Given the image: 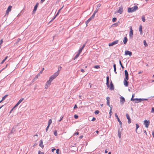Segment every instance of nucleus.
<instances>
[{"instance_id":"obj_60","label":"nucleus","mask_w":154,"mask_h":154,"mask_svg":"<svg viewBox=\"0 0 154 154\" xmlns=\"http://www.w3.org/2000/svg\"><path fill=\"white\" fill-rule=\"evenodd\" d=\"M116 117L117 118V119H118V118H119L118 117V116L117 115L116 113H115V114Z\"/></svg>"},{"instance_id":"obj_8","label":"nucleus","mask_w":154,"mask_h":154,"mask_svg":"<svg viewBox=\"0 0 154 154\" xmlns=\"http://www.w3.org/2000/svg\"><path fill=\"white\" fill-rule=\"evenodd\" d=\"M120 98L121 103L122 104H123L125 102V100L124 98L122 96H121Z\"/></svg>"},{"instance_id":"obj_64","label":"nucleus","mask_w":154,"mask_h":154,"mask_svg":"<svg viewBox=\"0 0 154 154\" xmlns=\"http://www.w3.org/2000/svg\"><path fill=\"white\" fill-rule=\"evenodd\" d=\"M63 118V117H61L60 118V120H59V122H60L62 119Z\"/></svg>"},{"instance_id":"obj_15","label":"nucleus","mask_w":154,"mask_h":154,"mask_svg":"<svg viewBox=\"0 0 154 154\" xmlns=\"http://www.w3.org/2000/svg\"><path fill=\"white\" fill-rule=\"evenodd\" d=\"M139 31L140 32V34L142 35L143 34L142 32V26L140 25L139 26Z\"/></svg>"},{"instance_id":"obj_35","label":"nucleus","mask_w":154,"mask_h":154,"mask_svg":"<svg viewBox=\"0 0 154 154\" xmlns=\"http://www.w3.org/2000/svg\"><path fill=\"white\" fill-rule=\"evenodd\" d=\"M116 17L113 18L112 19V22H114L116 21Z\"/></svg>"},{"instance_id":"obj_62","label":"nucleus","mask_w":154,"mask_h":154,"mask_svg":"<svg viewBox=\"0 0 154 154\" xmlns=\"http://www.w3.org/2000/svg\"><path fill=\"white\" fill-rule=\"evenodd\" d=\"M79 133L78 132H76L74 134V135H78L79 134Z\"/></svg>"},{"instance_id":"obj_33","label":"nucleus","mask_w":154,"mask_h":154,"mask_svg":"<svg viewBox=\"0 0 154 154\" xmlns=\"http://www.w3.org/2000/svg\"><path fill=\"white\" fill-rule=\"evenodd\" d=\"M54 134L55 136H57V131L56 130H55L54 132Z\"/></svg>"},{"instance_id":"obj_14","label":"nucleus","mask_w":154,"mask_h":154,"mask_svg":"<svg viewBox=\"0 0 154 154\" xmlns=\"http://www.w3.org/2000/svg\"><path fill=\"white\" fill-rule=\"evenodd\" d=\"M109 89L111 90H112L114 89V87L112 82H111L110 83V87L109 88Z\"/></svg>"},{"instance_id":"obj_51","label":"nucleus","mask_w":154,"mask_h":154,"mask_svg":"<svg viewBox=\"0 0 154 154\" xmlns=\"http://www.w3.org/2000/svg\"><path fill=\"white\" fill-rule=\"evenodd\" d=\"M15 130L14 129V128H13L12 129V130L11 131V133H13L14 131H15Z\"/></svg>"},{"instance_id":"obj_56","label":"nucleus","mask_w":154,"mask_h":154,"mask_svg":"<svg viewBox=\"0 0 154 154\" xmlns=\"http://www.w3.org/2000/svg\"><path fill=\"white\" fill-rule=\"evenodd\" d=\"M49 126H50L48 125L47 126V127L46 128V132L48 131V128H49Z\"/></svg>"},{"instance_id":"obj_28","label":"nucleus","mask_w":154,"mask_h":154,"mask_svg":"<svg viewBox=\"0 0 154 154\" xmlns=\"http://www.w3.org/2000/svg\"><path fill=\"white\" fill-rule=\"evenodd\" d=\"M143 43L144 45H145V47H147L148 45L147 44L146 42V40H144L143 41Z\"/></svg>"},{"instance_id":"obj_55","label":"nucleus","mask_w":154,"mask_h":154,"mask_svg":"<svg viewBox=\"0 0 154 154\" xmlns=\"http://www.w3.org/2000/svg\"><path fill=\"white\" fill-rule=\"evenodd\" d=\"M95 120H96L95 118L94 117H93V119H92L91 121H95Z\"/></svg>"},{"instance_id":"obj_47","label":"nucleus","mask_w":154,"mask_h":154,"mask_svg":"<svg viewBox=\"0 0 154 154\" xmlns=\"http://www.w3.org/2000/svg\"><path fill=\"white\" fill-rule=\"evenodd\" d=\"M141 102L142 101H143V100H148V99H141Z\"/></svg>"},{"instance_id":"obj_57","label":"nucleus","mask_w":154,"mask_h":154,"mask_svg":"<svg viewBox=\"0 0 154 154\" xmlns=\"http://www.w3.org/2000/svg\"><path fill=\"white\" fill-rule=\"evenodd\" d=\"M112 110H110V112H109V114L110 116L111 115V114H112Z\"/></svg>"},{"instance_id":"obj_25","label":"nucleus","mask_w":154,"mask_h":154,"mask_svg":"<svg viewBox=\"0 0 154 154\" xmlns=\"http://www.w3.org/2000/svg\"><path fill=\"white\" fill-rule=\"evenodd\" d=\"M142 21L143 22H145V17L143 15L142 16Z\"/></svg>"},{"instance_id":"obj_37","label":"nucleus","mask_w":154,"mask_h":154,"mask_svg":"<svg viewBox=\"0 0 154 154\" xmlns=\"http://www.w3.org/2000/svg\"><path fill=\"white\" fill-rule=\"evenodd\" d=\"M99 112V111L98 110H96L95 112H94V113L96 115H97V114H98Z\"/></svg>"},{"instance_id":"obj_27","label":"nucleus","mask_w":154,"mask_h":154,"mask_svg":"<svg viewBox=\"0 0 154 154\" xmlns=\"http://www.w3.org/2000/svg\"><path fill=\"white\" fill-rule=\"evenodd\" d=\"M119 24H120L119 22H117V23H115L113 25L114 26H117L118 25H119Z\"/></svg>"},{"instance_id":"obj_5","label":"nucleus","mask_w":154,"mask_h":154,"mask_svg":"<svg viewBox=\"0 0 154 154\" xmlns=\"http://www.w3.org/2000/svg\"><path fill=\"white\" fill-rule=\"evenodd\" d=\"M12 8V6L11 5L9 6L7 8L6 12V15H8L9 13L11 11Z\"/></svg>"},{"instance_id":"obj_10","label":"nucleus","mask_w":154,"mask_h":154,"mask_svg":"<svg viewBox=\"0 0 154 154\" xmlns=\"http://www.w3.org/2000/svg\"><path fill=\"white\" fill-rule=\"evenodd\" d=\"M38 4L37 3L36 4V5L34 6V9H33V11H32V14H34L35 13L36 11L37 7H38Z\"/></svg>"},{"instance_id":"obj_63","label":"nucleus","mask_w":154,"mask_h":154,"mask_svg":"<svg viewBox=\"0 0 154 154\" xmlns=\"http://www.w3.org/2000/svg\"><path fill=\"white\" fill-rule=\"evenodd\" d=\"M81 71L82 72H85V70L83 69H81Z\"/></svg>"},{"instance_id":"obj_23","label":"nucleus","mask_w":154,"mask_h":154,"mask_svg":"<svg viewBox=\"0 0 154 154\" xmlns=\"http://www.w3.org/2000/svg\"><path fill=\"white\" fill-rule=\"evenodd\" d=\"M113 67L114 69V71L116 74H117V72H116V65L115 64H114L113 65Z\"/></svg>"},{"instance_id":"obj_49","label":"nucleus","mask_w":154,"mask_h":154,"mask_svg":"<svg viewBox=\"0 0 154 154\" xmlns=\"http://www.w3.org/2000/svg\"><path fill=\"white\" fill-rule=\"evenodd\" d=\"M106 99L107 101H109L110 98L108 97H107L106 98Z\"/></svg>"},{"instance_id":"obj_48","label":"nucleus","mask_w":154,"mask_h":154,"mask_svg":"<svg viewBox=\"0 0 154 154\" xmlns=\"http://www.w3.org/2000/svg\"><path fill=\"white\" fill-rule=\"evenodd\" d=\"M74 117L75 119H77L78 118V116L77 115H75L74 116Z\"/></svg>"},{"instance_id":"obj_19","label":"nucleus","mask_w":154,"mask_h":154,"mask_svg":"<svg viewBox=\"0 0 154 154\" xmlns=\"http://www.w3.org/2000/svg\"><path fill=\"white\" fill-rule=\"evenodd\" d=\"M127 80H124V84L125 86L127 87L128 85V82L127 81Z\"/></svg>"},{"instance_id":"obj_46","label":"nucleus","mask_w":154,"mask_h":154,"mask_svg":"<svg viewBox=\"0 0 154 154\" xmlns=\"http://www.w3.org/2000/svg\"><path fill=\"white\" fill-rule=\"evenodd\" d=\"M82 49L81 48H80L78 52L80 54L81 53V52L82 51Z\"/></svg>"},{"instance_id":"obj_34","label":"nucleus","mask_w":154,"mask_h":154,"mask_svg":"<svg viewBox=\"0 0 154 154\" xmlns=\"http://www.w3.org/2000/svg\"><path fill=\"white\" fill-rule=\"evenodd\" d=\"M94 68L96 69H99L100 68V66L99 65H96L94 66Z\"/></svg>"},{"instance_id":"obj_40","label":"nucleus","mask_w":154,"mask_h":154,"mask_svg":"<svg viewBox=\"0 0 154 154\" xmlns=\"http://www.w3.org/2000/svg\"><path fill=\"white\" fill-rule=\"evenodd\" d=\"M119 64H120V65L121 66V67L122 69H123L124 68V67L122 65V63L121 62L120 60H119Z\"/></svg>"},{"instance_id":"obj_30","label":"nucleus","mask_w":154,"mask_h":154,"mask_svg":"<svg viewBox=\"0 0 154 154\" xmlns=\"http://www.w3.org/2000/svg\"><path fill=\"white\" fill-rule=\"evenodd\" d=\"M136 131L137 133V129L139 127V125L137 124H136Z\"/></svg>"},{"instance_id":"obj_20","label":"nucleus","mask_w":154,"mask_h":154,"mask_svg":"<svg viewBox=\"0 0 154 154\" xmlns=\"http://www.w3.org/2000/svg\"><path fill=\"white\" fill-rule=\"evenodd\" d=\"M117 120L118 121V122H119V125H120L121 128H122V122L120 120L119 118H118Z\"/></svg>"},{"instance_id":"obj_29","label":"nucleus","mask_w":154,"mask_h":154,"mask_svg":"<svg viewBox=\"0 0 154 154\" xmlns=\"http://www.w3.org/2000/svg\"><path fill=\"white\" fill-rule=\"evenodd\" d=\"M8 58V56L6 57L2 61V62L1 63V64H2Z\"/></svg>"},{"instance_id":"obj_7","label":"nucleus","mask_w":154,"mask_h":154,"mask_svg":"<svg viewBox=\"0 0 154 154\" xmlns=\"http://www.w3.org/2000/svg\"><path fill=\"white\" fill-rule=\"evenodd\" d=\"M125 55H129L130 57L132 55V52L129 51H126L125 52Z\"/></svg>"},{"instance_id":"obj_58","label":"nucleus","mask_w":154,"mask_h":154,"mask_svg":"<svg viewBox=\"0 0 154 154\" xmlns=\"http://www.w3.org/2000/svg\"><path fill=\"white\" fill-rule=\"evenodd\" d=\"M110 108V110H112V105H109V106Z\"/></svg>"},{"instance_id":"obj_16","label":"nucleus","mask_w":154,"mask_h":154,"mask_svg":"<svg viewBox=\"0 0 154 154\" xmlns=\"http://www.w3.org/2000/svg\"><path fill=\"white\" fill-rule=\"evenodd\" d=\"M39 146L42 148H43L44 147V146L43 144L42 140H40V143L39 144Z\"/></svg>"},{"instance_id":"obj_59","label":"nucleus","mask_w":154,"mask_h":154,"mask_svg":"<svg viewBox=\"0 0 154 154\" xmlns=\"http://www.w3.org/2000/svg\"><path fill=\"white\" fill-rule=\"evenodd\" d=\"M106 81H109V77L107 76L106 77Z\"/></svg>"},{"instance_id":"obj_32","label":"nucleus","mask_w":154,"mask_h":154,"mask_svg":"<svg viewBox=\"0 0 154 154\" xmlns=\"http://www.w3.org/2000/svg\"><path fill=\"white\" fill-rule=\"evenodd\" d=\"M8 96V94H6L2 98V100H4Z\"/></svg>"},{"instance_id":"obj_42","label":"nucleus","mask_w":154,"mask_h":154,"mask_svg":"<svg viewBox=\"0 0 154 154\" xmlns=\"http://www.w3.org/2000/svg\"><path fill=\"white\" fill-rule=\"evenodd\" d=\"M38 154H44V153L39 150L38 151Z\"/></svg>"},{"instance_id":"obj_2","label":"nucleus","mask_w":154,"mask_h":154,"mask_svg":"<svg viewBox=\"0 0 154 154\" xmlns=\"http://www.w3.org/2000/svg\"><path fill=\"white\" fill-rule=\"evenodd\" d=\"M138 9V7L135 6L132 8H129L128 9V13H132Z\"/></svg>"},{"instance_id":"obj_52","label":"nucleus","mask_w":154,"mask_h":154,"mask_svg":"<svg viewBox=\"0 0 154 154\" xmlns=\"http://www.w3.org/2000/svg\"><path fill=\"white\" fill-rule=\"evenodd\" d=\"M109 103V101H107V105L108 106H109L110 105Z\"/></svg>"},{"instance_id":"obj_38","label":"nucleus","mask_w":154,"mask_h":154,"mask_svg":"<svg viewBox=\"0 0 154 154\" xmlns=\"http://www.w3.org/2000/svg\"><path fill=\"white\" fill-rule=\"evenodd\" d=\"M125 76L127 75H128V73L127 70H125Z\"/></svg>"},{"instance_id":"obj_41","label":"nucleus","mask_w":154,"mask_h":154,"mask_svg":"<svg viewBox=\"0 0 154 154\" xmlns=\"http://www.w3.org/2000/svg\"><path fill=\"white\" fill-rule=\"evenodd\" d=\"M49 86V85L46 84L45 85V88L47 89L48 88V87Z\"/></svg>"},{"instance_id":"obj_61","label":"nucleus","mask_w":154,"mask_h":154,"mask_svg":"<svg viewBox=\"0 0 154 154\" xmlns=\"http://www.w3.org/2000/svg\"><path fill=\"white\" fill-rule=\"evenodd\" d=\"M56 150V149H55V148H53V149H51V151L52 152H54V151H55V150Z\"/></svg>"},{"instance_id":"obj_3","label":"nucleus","mask_w":154,"mask_h":154,"mask_svg":"<svg viewBox=\"0 0 154 154\" xmlns=\"http://www.w3.org/2000/svg\"><path fill=\"white\" fill-rule=\"evenodd\" d=\"M119 41L116 40L115 41L111 43H110L109 44V46H112L114 45L117 44L118 43Z\"/></svg>"},{"instance_id":"obj_22","label":"nucleus","mask_w":154,"mask_h":154,"mask_svg":"<svg viewBox=\"0 0 154 154\" xmlns=\"http://www.w3.org/2000/svg\"><path fill=\"white\" fill-rule=\"evenodd\" d=\"M92 19L90 17L88 20H87L85 22L86 24L87 25L91 20Z\"/></svg>"},{"instance_id":"obj_31","label":"nucleus","mask_w":154,"mask_h":154,"mask_svg":"<svg viewBox=\"0 0 154 154\" xmlns=\"http://www.w3.org/2000/svg\"><path fill=\"white\" fill-rule=\"evenodd\" d=\"M52 122L51 119H49L48 122V125L50 126V125L51 124Z\"/></svg>"},{"instance_id":"obj_12","label":"nucleus","mask_w":154,"mask_h":154,"mask_svg":"<svg viewBox=\"0 0 154 154\" xmlns=\"http://www.w3.org/2000/svg\"><path fill=\"white\" fill-rule=\"evenodd\" d=\"M133 31L132 29V27H131L130 33H129V36L131 37H132L133 36Z\"/></svg>"},{"instance_id":"obj_24","label":"nucleus","mask_w":154,"mask_h":154,"mask_svg":"<svg viewBox=\"0 0 154 154\" xmlns=\"http://www.w3.org/2000/svg\"><path fill=\"white\" fill-rule=\"evenodd\" d=\"M51 82L49 80L46 82V84L50 86L51 84Z\"/></svg>"},{"instance_id":"obj_21","label":"nucleus","mask_w":154,"mask_h":154,"mask_svg":"<svg viewBox=\"0 0 154 154\" xmlns=\"http://www.w3.org/2000/svg\"><path fill=\"white\" fill-rule=\"evenodd\" d=\"M118 135L119 138H121V131H120L119 130L118 131Z\"/></svg>"},{"instance_id":"obj_50","label":"nucleus","mask_w":154,"mask_h":154,"mask_svg":"<svg viewBox=\"0 0 154 154\" xmlns=\"http://www.w3.org/2000/svg\"><path fill=\"white\" fill-rule=\"evenodd\" d=\"M151 112L154 113V108L153 107L152 108Z\"/></svg>"},{"instance_id":"obj_26","label":"nucleus","mask_w":154,"mask_h":154,"mask_svg":"<svg viewBox=\"0 0 154 154\" xmlns=\"http://www.w3.org/2000/svg\"><path fill=\"white\" fill-rule=\"evenodd\" d=\"M80 53H79V52L76 54V55L75 56V58L74 59V60H75V59L78 58L79 56V55L80 54Z\"/></svg>"},{"instance_id":"obj_17","label":"nucleus","mask_w":154,"mask_h":154,"mask_svg":"<svg viewBox=\"0 0 154 154\" xmlns=\"http://www.w3.org/2000/svg\"><path fill=\"white\" fill-rule=\"evenodd\" d=\"M128 41V39L126 37L124 38L123 40V42L124 44H126Z\"/></svg>"},{"instance_id":"obj_9","label":"nucleus","mask_w":154,"mask_h":154,"mask_svg":"<svg viewBox=\"0 0 154 154\" xmlns=\"http://www.w3.org/2000/svg\"><path fill=\"white\" fill-rule=\"evenodd\" d=\"M126 116L127 119H128V122L129 124H130L131 122V118L128 114H126Z\"/></svg>"},{"instance_id":"obj_4","label":"nucleus","mask_w":154,"mask_h":154,"mask_svg":"<svg viewBox=\"0 0 154 154\" xmlns=\"http://www.w3.org/2000/svg\"><path fill=\"white\" fill-rule=\"evenodd\" d=\"M149 123L150 122L149 121L145 120L144 121V124L145 125V127H146L147 128L148 127L149 125Z\"/></svg>"},{"instance_id":"obj_44","label":"nucleus","mask_w":154,"mask_h":154,"mask_svg":"<svg viewBox=\"0 0 154 154\" xmlns=\"http://www.w3.org/2000/svg\"><path fill=\"white\" fill-rule=\"evenodd\" d=\"M95 14H94V13L92 15V16L90 17L92 19L93 18H94V16H95Z\"/></svg>"},{"instance_id":"obj_36","label":"nucleus","mask_w":154,"mask_h":154,"mask_svg":"<svg viewBox=\"0 0 154 154\" xmlns=\"http://www.w3.org/2000/svg\"><path fill=\"white\" fill-rule=\"evenodd\" d=\"M3 42V39H2L0 41V48H1V45H2V43Z\"/></svg>"},{"instance_id":"obj_1","label":"nucleus","mask_w":154,"mask_h":154,"mask_svg":"<svg viewBox=\"0 0 154 154\" xmlns=\"http://www.w3.org/2000/svg\"><path fill=\"white\" fill-rule=\"evenodd\" d=\"M59 68H58V70L57 71L55 72L53 75L50 77L49 80L52 82L53 80L55 79L59 75Z\"/></svg>"},{"instance_id":"obj_43","label":"nucleus","mask_w":154,"mask_h":154,"mask_svg":"<svg viewBox=\"0 0 154 154\" xmlns=\"http://www.w3.org/2000/svg\"><path fill=\"white\" fill-rule=\"evenodd\" d=\"M99 10V8H97L95 11H94V14H96V13H97Z\"/></svg>"},{"instance_id":"obj_11","label":"nucleus","mask_w":154,"mask_h":154,"mask_svg":"<svg viewBox=\"0 0 154 154\" xmlns=\"http://www.w3.org/2000/svg\"><path fill=\"white\" fill-rule=\"evenodd\" d=\"M123 11V8L122 7L119 8V9L118 11L117 12L120 14H122Z\"/></svg>"},{"instance_id":"obj_6","label":"nucleus","mask_w":154,"mask_h":154,"mask_svg":"<svg viewBox=\"0 0 154 154\" xmlns=\"http://www.w3.org/2000/svg\"><path fill=\"white\" fill-rule=\"evenodd\" d=\"M132 100H135V102L136 103H138L141 102V98H135L132 99Z\"/></svg>"},{"instance_id":"obj_39","label":"nucleus","mask_w":154,"mask_h":154,"mask_svg":"<svg viewBox=\"0 0 154 154\" xmlns=\"http://www.w3.org/2000/svg\"><path fill=\"white\" fill-rule=\"evenodd\" d=\"M128 75H125V77L124 79V80H128Z\"/></svg>"},{"instance_id":"obj_54","label":"nucleus","mask_w":154,"mask_h":154,"mask_svg":"<svg viewBox=\"0 0 154 154\" xmlns=\"http://www.w3.org/2000/svg\"><path fill=\"white\" fill-rule=\"evenodd\" d=\"M101 6V5H100V4H98L97 5V8H99L100 7V6Z\"/></svg>"},{"instance_id":"obj_18","label":"nucleus","mask_w":154,"mask_h":154,"mask_svg":"<svg viewBox=\"0 0 154 154\" xmlns=\"http://www.w3.org/2000/svg\"><path fill=\"white\" fill-rule=\"evenodd\" d=\"M23 100L24 98H23L20 99L16 104V106H18V105L22 102V101Z\"/></svg>"},{"instance_id":"obj_45","label":"nucleus","mask_w":154,"mask_h":154,"mask_svg":"<svg viewBox=\"0 0 154 154\" xmlns=\"http://www.w3.org/2000/svg\"><path fill=\"white\" fill-rule=\"evenodd\" d=\"M59 149H57V150H56V153L57 154H60L59 153Z\"/></svg>"},{"instance_id":"obj_53","label":"nucleus","mask_w":154,"mask_h":154,"mask_svg":"<svg viewBox=\"0 0 154 154\" xmlns=\"http://www.w3.org/2000/svg\"><path fill=\"white\" fill-rule=\"evenodd\" d=\"M134 94H133L132 95V98H131V101H134L135 100H131L132 99H134L133 97H134Z\"/></svg>"},{"instance_id":"obj_13","label":"nucleus","mask_w":154,"mask_h":154,"mask_svg":"<svg viewBox=\"0 0 154 154\" xmlns=\"http://www.w3.org/2000/svg\"><path fill=\"white\" fill-rule=\"evenodd\" d=\"M62 8H60V9L59 11H58L57 13V14H56V15L54 17V18H53L49 22V23L51 22H52L53 20H54L55 19V18L58 15V14L60 12V11L61 10V9Z\"/></svg>"}]
</instances>
